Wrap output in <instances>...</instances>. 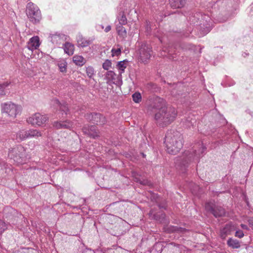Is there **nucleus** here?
<instances>
[{
    "label": "nucleus",
    "instance_id": "cd10ccee",
    "mask_svg": "<svg viewBox=\"0 0 253 253\" xmlns=\"http://www.w3.org/2000/svg\"><path fill=\"white\" fill-rule=\"evenodd\" d=\"M117 47H113L111 50L112 56L113 57L118 56L121 54L122 48L119 45H117Z\"/></svg>",
    "mask_w": 253,
    "mask_h": 253
},
{
    "label": "nucleus",
    "instance_id": "a18cd8bd",
    "mask_svg": "<svg viewBox=\"0 0 253 253\" xmlns=\"http://www.w3.org/2000/svg\"><path fill=\"white\" fill-rule=\"evenodd\" d=\"M98 28H101L102 29H104V26L102 25H98Z\"/></svg>",
    "mask_w": 253,
    "mask_h": 253
},
{
    "label": "nucleus",
    "instance_id": "473e14b6",
    "mask_svg": "<svg viewBox=\"0 0 253 253\" xmlns=\"http://www.w3.org/2000/svg\"><path fill=\"white\" fill-rule=\"evenodd\" d=\"M216 207L214 206V205L212 202H208L205 204V209L207 211H209L212 213V211H214V209H215Z\"/></svg>",
    "mask_w": 253,
    "mask_h": 253
},
{
    "label": "nucleus",
    "instance_id": "5701e85b",
    "mask_svg": "<svg viewBox=\"0 0 253 253\" xmlns=\"http://www.w3.org/2000/svg\"><path fill=\"white\" fill-rule=\"evenodd\" d=\"M227 244L229 247L232 249H239L241 246L240 243L238 240L232 238H229L227 242Z\"/></svg>",
    "mask_w": 253,
    "mask_h": 253
},
{
    "label": "nucleus",
    "instance_id": "58836bf2",
    "mask_svg": "<svg viewBox=\"0 0 253 253\" xmlns=\"http://www.w3.org/2000/svg\"><path fill=\"white\" fill-rule=\"evenodd\" d=\"M248 221L250 227L253 230V218L249 219Z\"/></svg>",
    "mask_w": 253,
    "mask_h": 253
},
{
    "label": "nucleus",
    "instance_id": "f03ea898",
    "mask_svg": "<svg viewBox=\"0 0 253 253\" xmlns=\"http://www.w3.org/2000/svg\"><path fill=\"white\" fill-rule=\"evenodd\" d=\"M206 149L203 144L199 143L185 151L179 158V166L181 168H185L189 163L197 161L205 153Z\"/></svg>",
    "mask_w": 253,
    "mask_h": 253
},
{
    "label": "nucleus",
    "instance_id": "f257e3e1",
    "mask_svg": "<svg viewBox=\"0 0 253 253\" xmlns=\"http://www.w3.org/2000/svg\"><path fill=\"white\" fill-rule=\"evenodd\" d=\"M148 111L159 110L156 113L155 119L158 126L165 127L171 123L177 116L176 109L171 107H166L165 101L163 98L158 96L149 100Z\"/></svg>",
    "mask_w": 253,
    "mask_h": 253
},
{
    "label": "nucleus",
    "instance_id": "20e7f679",
    "mask_svg": "<svg viewBox=\"0 0 253 253\" xmlns=\"http://www.w3.org/2000/svg\"><path fill=\"white\" fill-rule=\"evenodd\" d=\"M190 24L199 26L201 31V36L207 34L212 27L211 19L207 15H200L196 14L189 18Z\"/></svg>",
    "mask_w": 253,
    "mask_h": 253
},
{
    "label": "nucleus",
    "instance_id": "4468645a",
    "mask_svg": "<svg viewBox=\"0 0 253 253\" xmlns=\"http://www.w3.org/2000/svg\"><path fill=\"white\" fill-rule=\"evenodd\" d=\"M76 40L78 46L82 47L87 46L92 42L91 40H87L83 37L81 34H79L77 36Z\"/></svg>",
    "mask_w": 253,
    "mask_h": 253
},
{
    "label": "nucleus",
    "instance_id": "9d476101",
    "mask_svg": "<svg viewBox=\"0 0 253 253\" xmlns=\"http://www.w3.org/2000/svg\"><path fill=\"white\" fill-rule=\"evenodd\" d=\"M87 119H89L93 124L103 125L106 122L105 118L99 113H91L86 116Z\"/></svg>",
    "mask_w": 253,
    "mask_h": 253
},
{
    "label": "nucleus",
    "instance_id": "423d86ee",
    "mask_svg": "<svg viewBox=\"0 0 253 253\" xmlns=\"http://www.w3.org/2000/svg\"><path fill=\"white\" fill-rule=\"evenodd\" d=\"M26 14L29 20L34 24L39 23L42 19V14L40 8L33 2H29L27 4Z\"/></svg>",
    "mask_w": 253,
    "mask_h": 253
},
{
    "label": "nucleus",
    "instance_id": "6e6552de",
    "mask_svg": "<svg viewBox=\"0 0 253 253\" xmlns=\"http://www.w3.org/2000/svg\"><path fill=\"white\" fill-rule=\"evenodd\" d=\"M47 120L48 118L45 115L35 113L27 119V122L32 125L41 126L44 124Z\"/></svg>",
    "mask_w": 253,
    "mask_h": 253
},
{
    "label": "nucleus",
    "instance_id": "bb28decb",
    "mask_svg": "<svg viewBox=\"0 0 253 253\" xmlns=\"http://www.w3.org/2000/svg\"><path fill=\"white\" fill-rule=\"evenodd\" d=\"M118 19L119 22L118 25H121L123 26L126 24L127 23V19L124 12L119 14V16H118Z\"/></svg>",
    "mask_w": 253,
    "mask_h": 253
},
{
    "label": "nucleus",
    "instance_id": "37998d69",
    "mask_svg": "<svg viewBox=\"0 0 253 253\" xmlns=\"http://www.w3.org/2000/svg\"><path fill=\"white\" fill-rule=\"evenodd\" d=\"M147 3L149 5L153 4V3L152 2V0H146Z\"/></svg>",
    "mask_w": 253,
    "mask_h": 253
},
{
    "label": "nucleus",
    "instance_id": "9b49d317",
    "mask_svg": "<svg viewBox=\"0 0 253 253\" xmlns=\"http://www.w3.org/2000/svg\"><path fill=\"white\" fill-rule=\"evenodd\" d=\"M40 45V38L38 36H34L31 38L27 43V48L33 51L37 49Z\"/></svg>",
    "mask_w": 253,
    "mask_h": 253
},
{
    "label": "nucleus",
    "instance_id": "dca6fc26",
    "mask_svg": "<svg viewBox=\"0 0 253 253\" xmlns=\"http://www.w3.org/2000/svg\"><path fill=\"white\" fill-rule=\"evenodd\" d=\"M128 65V61L126 60L121 61L118 62L117 68L119 70V76H122V74L124 73L125 69Z\"/></svg>",
    "mask_w": 253,
    "mask_h": 253
},
{
    "label": "nucleus",
    "instance_id": "c03bdc74",
    "mask_svg": "<svg viewBox=\"0 0 253 253\" xmlns=\"http://www.w3.org/2000/svg\"><path fill=\"white\" fill-rule=\"evenodd\" d=\"M16 148H14V149L11 151V152H9V156H10V155H11V154H12V153H13V152H16Z\"/></svg>",
    "mask_w": 253,
    "mask_h": 253
},
{
    "label": "nucleus",
    "instance_id": "4be33fe9",
    "mask_svg": "<svg viewBox=\"0 0 253 253\" xmlns=\"http://www.w3.org/2000/svg\"><path fill=\"white\" fill-rule=\"evenodd\" d=\"M74 63L79 66H83L86 62V60L82 56L75 55L73 58Z\"/></svg>",
    "mask_w": 253,
    "mask_h": 253
},
{
    "label": "nucleus",
    "instance_id": "c85d7f7f",
    "mask_svg": "<svg viewBox=\"0 0 253 253\" xmlns=\"http://www.w3.org/2000/svg\"><path fill=\"white\" fill-rule=\"evenodd\" d=\"M163 51L165 52H167L169 58L171 59H174L175 58V57L173 56L174 52H175L174 48L172 47L169 48L165 47L163 49Z\"/></svg>",
    "mask_w": 253,
    "mask_h": 253
},
{
    "label": "nucleus",
    "instance_id": "393cba45",
    "mask_svg": "<svg viewBox=\"0 0 253 253\" xmlns=\"http://www.w3.org/2000/svg\"><path fill=\"white\" fill-rule=\"evenodd\" d=\"M225 213L224 210L221 207H216L212 211V214L216 217L223 216Z\"/></svg>",
    "mask_w": 253,
    "mask_h": 253
},
{
    "label": "nucleus",
    "instance_id": "c756f323",
    "mask_svg": "<svg viewBox=\"0 0 253 253\" xmlns=\"http://www.w3.org/2000/svg\"><path fill=\"white\" fill-rule=\"evenodd\" d=\"M132 97L133 101L135 103H138L141 101L142 96L139 92H135L132 94Z\"/></svg>",
    "mask_w": 253,
    "mask_h": 253
},
{
    "label": "nucleus",
    "instance_id": "f3484780",
    "mask_svg": "<svg viewBox=\"0 0 253 253\" xmlns=\"http://www.w3.org/2000/svg\"><path fill=\"white\" fill-rule=\"evenodd\" d=\"M186 0H169L170 6L173 8H179L183 7Z\"/></svg>",
    "mask_w": 253,
    "mask_h": 253
},
{
    "label": "nucleus",
    "instance_id": "f704fd0d",
    "mask_svg": "<svg viewBox=\"0 0 253 253\" xmlns=\"http://www.w3.org/2000/svg\"><path fill=\"white\" fill-rule=\"evenodd\" d=\"M111 61L108 59H106L102 64V67L105 70H108L111 68Z\"/></svg>",
    "mask_w": 253,
    "mask_h": 253
},
{
    "label": "nucleus",
    "instance_id": "ea45409f",
    "mask_svg": "<svg viewBox=\"0 0 253 253\" xmlns=\"http://www.w3.org/2000/svg\"><path fill=\"white\" fill-rule=\"evenodd\" d=\"M111 29V26L110 25L107 26L104 29V31L106 33L109 32Z\"/></svg>",
    "mask_w": 253,
    "mask_h": 253
},
{
    "label": "nucleus",
    "instance_id": "2eb2a0df",
    "mask_svg": "<svg viewBox=\"0 0 253 253\" xmlns=\"http://www.w3.org/2000/svg\"><path fill=\"white\" fill-rule=\"evenodd\" d=\"M56 64L58 67L60 72L66 73L67 72V62L63 58L59 59L56 61Z\"/></svg>",
    "mask_w": 253,
    "mask_h": 253
},
{
    "label": "nucleus",
    "instance_id": "09e8293b",
    "mask_svg": "<svg viewBox=\"0 0 253 253\" xmlns=\"http://www.w3.org/2000/svg\"><path fill=\"white\" fill-rule=\"evenodd\" d=\"M147 31H149V30H148V27H147Z\"/></svg>",
    "mask_w": 253,
    "mask_h": 253
},
{
    "label": "nucleus",
    "instance_id": "a211bd4d",
    "mask_svg": "<svg viewBox=\"0 0 253 253\" xmlns=\"http://www.w3.org/2000/svg\"><path fill=\"white\" fill-rule=\"evenodd\" d=\"M63 49L65 53L68 55H72L74 53V45L70 42H66L64 44Z\"/></svg>",
    "mask_w": 253,
    "mask_h": 253
},
{
    "label": "nucleus",
    "instance_id": "f8f14e48",
    "mask_svg": "<svg viewBox=\"0 0 253 253\" xmlns=\"http://www.w3.org/2000/svg\"><path fill=\"white\" fill-rule=\"evenodd\" d=\"M235 230V227L232 223L227 224L222 229L220 230V237L224 239L228 235Z\"/></svg>",
    "mask_w": 253,
    "mask_h": 253
},
{
    "label": "nucleus",
    "instance_id": "c9c22d12",
    "mask_svg": "<svg viewBox=\"0 0 253 253\" xmlns=\"http://www.w3.org/2000/svg\"><path fill=\"white\" fill-rule=\"evenodd\" d=\"M7 228V225L5 222L0 219V235H1Z\"/></svg>",
    "mask_w": 253,
    "mask_h": 253
},
{
    "label": "nucleus",
    "instance_id": "2f4dec72",
    "mask_svg": "<svg viewBox=\"0 0 253 253\" xmlns=\"http://www.w3.org/2000/svg\"><path fill=\"white\" fill-rule=\"evenodd\" d=\"M86 73L89 78H92L95 74L94 68L91 66L87 67L86 68Z\"/></svg>",
    "mask_w": 253,
    "mask_h": 253
},
{
    "label": "nucleus",
    "instance_id": "aec40b11",
    "mask_svg": "<svg viewBox=\"0 0 253 253\" xmlns=\"http://www.w3.org/2000/svg\"><path fill=\"white\" fill-rule=\"evenodd\" d=\"M27 138H28L27 130H20L17 132L16 138L17 141H21Z\"/></svg>",
    "mask_w": 253,
    "mask_h": 253
},
{
    "label": "nucleus",
    "instance_id": "e433bc0d",
    "mask_svg": "<svg viewBox=\"0 0 253 253\" xmlns=\"http://www.w3.org/2000/svg\"><path fill=\"white\" fill-rule=\"evenodd\" d=\"M235 236L238 238H242L244 237V234L243 232L241 230H237Z\"/></svg>",
    "mask_w": 253,
    "mask_h": 253
},
{
    "label": "nucleus",
    "instance_id": "7ed1b4c3",
    "mask_svg": "<svg viewBox=\"0 0 253 253\" xmlns=\"http://www.w3.org/2000/svg\"><path fill=\"white\" fill-rule=\"evenodd\" d=\"M165 142L168 152L175 155L182 148L183 137L178 131H168L165 137Z\"/></svg>",
    "mask_w": 253,
    "mask_h": 253
},
{
    "label": "nucleus",
    "instance_id": "0eeeda50",
    "mask_svg": "<svg viewBox=\"0 0 253 253\" xmlns=\"http://www.w3.org/2000/svg\"><path fill=\"white\" fill-rule=\"evenodd\" d=\"M152 54L151 46L146 43H142L137 51L140 61L144 63H147Z\"/></svg>",
    "mask_w": 253,
    "mask_h": 253
},
{
    "label": "nucleus",
    "instance_id": "de8ad7c7",
    "mask_svg": "<svg viewBox=\"0 0 253 253\" xmlns=\"http://www.w3.org/2000/svg\"><path fill=\"white\" fill-rule=\"evenodd\" d=\"M156 36H157V37H159V40L160 41V42H162V40H163L162 39V38H161V37H159V36H158V35H156Z\"/></svg>",
    "mask_w": 253,
    "mask_h": 253
},
{
    "label": "nucleus",
    "instance_id": "a19ab883",
    "mask_svg": "<svg viewBox=\"0 0 253 253\" xmlns=\"http://www.w3.org/2000/svg\"><path fill=\"white\" fill-rule=\"evenodd\" d=\"M241 226L243 229H245V230H249V228H248V226L245 224H241Z\"/></svg>",
    "mask_w": 253,
    "mask_h": 253
},
{
    "label": "nucleus",
    "instance_id": "7c9ffc66",
    "mask_svg": "<svg viewBox=\"0 0 253 253\" xmlns=\"http://www.w3.org/2000/svg\"><path fill=\"white\" fill-rule=\"evenodd\" d=\"M10 83H8L7 82L3 83L2 84H0V97L2 96L5 94V92L4 89L5 87H7Z\"/></svg>",
    "mask_w": 253,
    "mask_h": 253
},
{
    "label": "nucleus",
    "instance_id": "1a4fd4ad",
    "mask_svg": "<svg viewBox=\"0 0 253 253\" xmlns=\"http://www.w3.org/2000/svg\"><path fill=\"white\" fill-rule=\"evenodd\" d=\"M66 40V36L63 34L56 32L50 34L49 40L55 45H59Z\"/></svg>",
    "mask_w": 253,
    "mask_h": 253
},
{
    "label": "nucleus",
    "instance_id": "6ab92c4d",
    "mask_svg": "<svg viewBox=\"0 0 253 253\" xmlns=\"http://www.w3.org/2000/svg\"><path fill=\"white\" fill-rule=\"evenodd\" d=\"M84 132L85 133H87L88 135L90 136L91 137L95 138L96 137H97L99 136V135L98 134V133L96 130V126H92L89 127V129L88 130L86 129V128H84Z\"/></svg>",
    "mask_w": 253,
    "mask_h": 253
},
{
    "label": "nucleus",
    "instance_id": "412c9836",
    "mask_svg": "<svg viewBox=\"0 0 253 253\" xmlns=\"http://www.w3.org/2000/svg\"><path fill=\"white\" fill-rule=\"evenodd\" d=\"M116 30L120 37L125 39L127 36V32L125 28L121 25H117L116 26Z\"/></svg>",
    "mask_w": 253,
    "mask_h": 253
},
{
    "label": "nucleus",
    "instance_id": "4c0bfd02",
    "mask_svg": "<svg viewBox=\"0 0 253 253\" xmlns=\"http://www.w3.org/2000/svg\"><path fill=\"white\" fill-rule=\"evenodd\" d=\"M173 231H177V232H183L184 231H185V229L182 228L174 227H173Z\"/></svg>",
    "mask_w": 253,
    "mask_h": 253
},
{
    "label": "nucleus",
    "instance_id": "79ce46f5",
    "mask_svg": "<svg viewBox=\"0 0 253 253\" xmlns=\"http://www.w3.org/2000/svg\"><path fill=\"white\" fill-rule=\"evenodd\" d=\"M187 121L189 122L191 125H193L194 123L196 122L194 120H191V121L187 120Z\"/></svg>",
    "mask_w": 253,
    "mask_h": 253
},
{
    "label": "nucleus",
    "instance_id": "a878e982",
    "mask_svg": "<svg viewBox=\"0 0 253 253\" xmlns=\"http://www.w3.org/2000/svg\"><path fill=\"white\" fill-rule=\"evenodd\" d=\"M27 131L28 138L34 137H39L42 135L41 132L37 129H30Z\"/></svg>",
    "mask_w": 253,
    "mask_h": 253
},
{
    "label": "nucleus",
    "instance_id": "ddd939ff",
    "mask_svg": "<svg viewBox=\"0 0 253 253\" xmlns=\"http://www.w3.org/2000/svg\"><path fill=\"white\" fill-rule=\"evenodd\" d=\"M53 126L57 129L70 128L73 126V123L67 120L57 121L54 123Z\"/></svg>",
    "mask_w": 253,
    "mask_h": 253
},
{
    "label": "nucleus",
    "instance_id": "b1692460",
    "mask_svg": "<svg viewBox=\"0 0 253 253\" xmlns=\"http://www.w3.org/2000/svg\"><path fill=\"white\" fill-rule=\"evenodd\" d=\"M106 78L109 81L113 82L114 83L117 78H121L119 76H118L113 71H109L106 74Z\"/></svg>",
    "mask_w": 253,
    "mask_h": 253
},
{
    "label": "nucleus",
    "instance_id": "72a5a7b5",
    "mask_svg": "<svg viewBox=\"0 0 253 253\" xmlns=\"http://www.w3.org/2000/svg\"><path fill=\"white\" fill-rule=\"evenodd\" d=\"M56 102L57 104L60 105V109L61 110V111L63 112V113H64L66 115H67L68 112V107L67 106V104L63 103L62 104H60L58 100L56 101Z\"/></svg>",
    "mask_w": 253,
    "mask_h": 253
},
{
    "label": "nucleus",
    "instance_id": "49530a36",
    "mask_svg": "<svg viewBox=\"0 0 253 253\" xmlns=\"http://www.w3.org/2000/svg\"><path fill=\"white\" fill-rule=\"evenodd\" d=\"M140 183L143 185H145L147 183V181H143V182H141Z\"/></svg>",
    "mask_w": 253,
    "mask_h": 253
},
{
    "label": "nucleus",
    "instance_id": "39448f33",
    "mask_svg": "<svg viewBox=\"0 0 253 253\" xmlns=\"http://www.w3.org/2000/svg\"><path fill=\"white\" fill-rule=\"evenodd\" d=\"M1 112L11 119H14L21 114L22 107L21 106L11 102L2 103L1 105Z\"/></svg>",
    "mask_w": 253,
    "mask_h": 253
}]
</instances>
